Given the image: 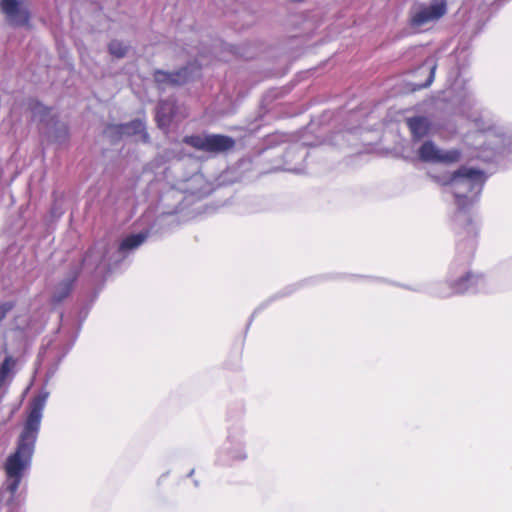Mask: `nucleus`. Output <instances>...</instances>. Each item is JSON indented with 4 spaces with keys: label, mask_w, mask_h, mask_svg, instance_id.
Returning <instances> with one entry per match:
<instances>
[{
    "label": "nucleus",
    "mask_w": 512,
    "mask_h": 512,
    "mask_svg": "<svg viewBox=\"0 0 512 512\" xmlns=\"http://www.w3.org/2000/svg\"><path fill=\"white\" fill-rule=\"evenodd\" d=\"M0 11L13 26H28L31 13L26 0H1Z\"/></svg>",
    "instance_id": "5"
},
{
    "label": "nucleus",
    "mask_w": 512,
    "mask_h": 512,
    "mask_svg": "<svg viewBox=\"0 0 512 512\" xmlns=\"http://www.w3.org/2000/svg\"><path fill=\"white\" fill-rule=\"evenodd\" d=\"M406 124L414 141L421 140L429 133L430 130V122L424 116L410 117L406 120Z\"/></svg>",
    "instance_id": "8"
},
{
    "label": "nucleus",
    "mask_w": 512,
    "mask_h": 512,
    "mask_svg": "<svg viewBox=\"0 0 512 512\" xmlns=\"http://www.w3.org/2000/svg\"><path fill=\"white\" fill-rule=\"evenodd\" d=\"M76 279L77 274L75 273L71 278L63 280L57 284L51 298L53 304H59L68 298L73 290Z\"/></svg>",
    "instance_id": "9"
},
{
    "label": "nucleus",
    "mask_w": 512,
    "mask_h": 512,
    "mask_svg": "<svg viewBox=\"0 0 512 512\" xmlns=\"http://www.w3.org/2000/svg\"><path fill=\"white\" fill-rule=\"evenodd\" d=\"M482 279V275L476 274L470 270L460 273L458 265H452L449 270V276L446 281L450 292H443L442 297L452 295H462L476 286Z\"/></svg>",
    "instance_id": "4"
},
{
    "label": "nucleus",
    "mask_w": 512,
    "mask_h": 512,
    "mask_svg": "<svg viewBox=\"0 0 512 512\" xmlns=\"http://www.w3.org/2000/svg\"><path fill=\"white\" fill-rule=\"evenodd\" d=\"M16 364V360L12 356H7L0 366V383L4 382L10 371Z\"/></svg>",
    "instance_id": "15"
},
{
    "label": "nucleus",
    "mask_w": 512,
    "mask_h": 512,
    "mask_svg": "<svg viewBox=\"0 0 512 512\" xmlns=\"http://www.w3.org/2000/svg\"><path fill=\"white\" fill-rule=\"evenodd\" d=\"M108 50L113 56L123 58L128 52V47L119 40H112L108 45Z\"/></svg>",
    "instance_id": "14"
},
{
    "label": "nucleus",
    "mask_w": 512,
    "mask_h": 512,
    "mask_svg": "<svg viewBox=\"0 0 512 512\" xmlns=\"http://www.w3.org/2000/svg\"><path fill=\"white\" fill-rule=\"evenodd\" d=\"M15 303L12 301L0 304V322L7 316V314L14 308Z\"/></svg>",
    "instance_id": "18"
},
{
    "label": "nucleus",
    "mask_w": 512,
    "mask_h": 512,
    "mask_svg": "<svg viewBox=\"0 0 512 512\" xmlns=\"http://www.w3.org/2000/svg\"><path fill=\"white\" fill-rule=\"evenodd\" d=\"M164 109L165 104H162L157 110L156 120L159 127L169 126L172 121V115H166Z\"/></svg>",
    "instance_id": "17"
},
{
    "label": "nucleus",
    "mask_w": 512,
    "mask_h": 512,
    "mask_svg": "<svg viewBox=\"0 0 512 512\" xmlns=\"http://www.w3.org/2000/svg\"><path fill=\"white\" fill-rule=\"evenodd\" d=\"M146 237L147 235L144 233L131 234L125 237L119 245V251L124 252L139 247L142 243H144Z\"/></svg>",
    "instance_id": "11"
},
{
    "label": "nucleus",
    "mask_w": 512,
    "mask_h": 512,
    "mask_svg": "<svg viewBox=\"0 0 512 512\" xmlns=\"http://www.w3.org/2000/svg\"><path fill=\"white\" fill-rule=\"evenodd\" d=\"M183 143L211 154L226 153L233 150L236 145L234 138L224 134L187 135L183 138Z\"/></svg>",
    "instance_id": "3"
},
{
    "label": "nucleus",
    "mask_w": 512,
    "mask_h": 512,
    "mask_svg": "<svg viewBox=\"0 0 512 512\" xmlns=\"http://www.w3.org/2000/svg\"><path fill=\"white\" fill-rule=\"evenodd\" d=\"M419 157L425 162L454 163L459 161L461 153L458 150L441 152L432 141L424 142L418 151Z\"/></svg>",
    "instance_id": "7"
},
{
    "label": "nucleus",
    "mask_w": 512,
    "mask_h": 512,
    "mask_svg": "<svg viewBox=\"0 0 512 512\" xmlns=\"http://www.w3.org/2000/svg\"><path fill=\"white\" fill-rule=\"evenodd\" d=\"M483 182V172L472 168L461 167L451 175L448 184L455 187V199L459 215L473 205V200L468 198L466 194H461L460 190L464 189L472 192L477 189L479 191Z\"/></svg>",
    "instance_id": "2"
},
{
    "label": "nucleus",
    "mask_w": 512,
    "mask_h": 512,
    "mask_svg": "<svg viewBox=\"0 0 512 512\" xmlns=\"http://www.w3.org/2000/svg\"><path fill=\"white\" fill-rule=\"evenodd\" d=\"M178 74H173V72H166L163 70H156L153 73V78L155 83L158 86H171L172 77L177 76Z\"/></svg>",
    "instance_id": "13"
},
{
    "label": "nucleus",
    "mask_w": 512,
    "mask_h": 512,
    "mask_svg": "<svg viewBox=\"0 0 512 512\" xmlns=\"http://www.w3.org/2000/svg\"><path fill=\"white\" fill-rule=\"evenodd\" d=\"M46 396L38 395L29 404V413L18 438L17 447L5 463L6 491L14 496L22 481L24 472L31 465Z\"/></svg>",
    "instance_id": "1"
},
{
    "label": "nucleus",
    "mask_w": 512,
    "mask_h": 512,
    "mask_svg": "<svg viewBox=\"0 0 512 512\" xmlns=\"http://www.w3.org/2000/svg\"><path fill=\"white\" fill-rule=\"evenodd\" d=\"M200 70L201 66L199 64H191L190 66L180 68L173 72V74H179V76L172 77L171 86H180L188 83L192 78V73L199 72Z\"/></svg>",
    "instance_id": "10"
},
{
    "label": "nucleus",
    "mask_w": 512,
    "mask_h": 512,
    "mask_svg": "<svg viewBox=\"0 0 512 512\" xmlns=\"http://www.w3.org/2000/svg\"><path fill=\"white\" fill-rule=\"evenodd\" d=\"M447 12L446 0H437L430 5H421L410 17V25L420 28L430 22L438 21Z\"/></svg>",
    "instance_id": "6"
},
{
    "label": "nucleus",
    "mask_w": 512,
    "mask_h": 512,
    "mask_svg": "<svg viewBox=\"0 0 512 512\" xmlns=\"http://www.w3.org/2000/svg\"><path fill=\"white\" fill-rule=\"evenodd\" d=\"M434 71H435V67H432L429 71L426 81L423 84H419L418 88H426L431 85V83L434 80Z\"/></svg>",
    "instance_id": "19"
},
{
    "label": "nucleus",
    "mask_w": 512,
    "mask_h": 512,
    "mask_svg": "<svg viewBox=\"0 0 512 512\" xmlns=\"http://www.w3.org/2000/svg\"><path fill=\"white\" fill-rule=\"evenodd\" d=\"M28 108L34 116H44L49 112V108L44 106L41 102L35 99H30Z\"/></svg>",
    "instance_id": "16"
},
{
    "label": "nucleus",
    "mask_w": 512,
    "mask_h": 512,
    "mask_svg": "<svg viewBox=\"0 0 512 512\" xmlns=\"http://www.w3.org/2000/svg\"><path fill=\"white\" fill-rule=\"evenodd\" d=\"M144 131H145V125L139 119H135L129 123L120 125V132L125 135L141 134Z\"/></svg>",
    "instance_id": "12"
}]
</instances>
